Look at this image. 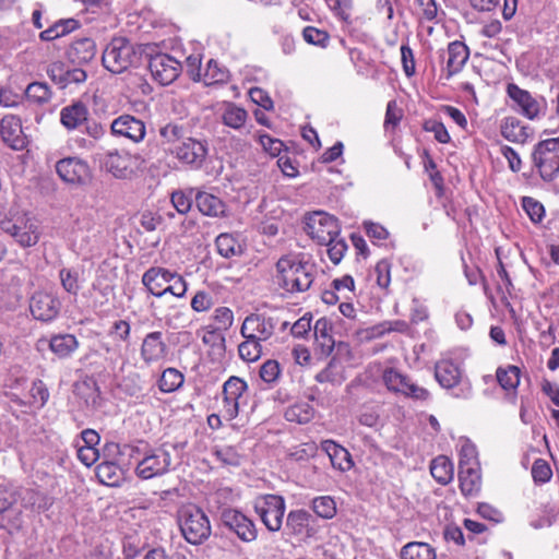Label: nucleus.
<instances>
[{
	"label": "nucleus",
	"mask_w": 559,
	"mask_h": 559,
	"mask_svg": "<svg viewBox=\"0 0 559 559\" xmlns=\"http://www.w3.org/2000/svg\"><path fill=\"white\" fill-rule=\"evenodd\" d=\"M313 265L287 254L276 262V282L287 293H302L313 283Z\"/></svg>",
	"instance_id": "obj_1"
},
{
	"label": "nucleus",
	"mask_w": 559,
	"mask_h": 559,
	"mask_svg": "<svg viewBox=\"0 0 559 559\" xmlns=\"http://www.w3.org/2000/svg\"><path fill=\"white\" fill-rule=\"evenodd\" d=\"M179 527L186 540L199 545L211 535L207 515L195 506H187L179 512Z\"/></svg>",
	"instance_id": "obj_2"
},
{
	"label": "nucleus",
	"mask_w": 559,
	"mask_h": 559,
	"mask_svg": "<svg viewBox=\"0 0 559 559\" xmlns=\"http://www.w3.org/2000/svg\"><path fill=\"white\" fill-rule=\"evenodd\" d=\"M532 160L543 180H554L559 174V136L538 142L532 152Z\"/></svg>",
	"instance_id": "obj_3"
},
{
	"label": "nucleus",
	"mask_w": 559,
	"mask_h": 559,
	"mask_svg": "<svg viewBox=\"0 0 559 559\" xmlns=\"http://www.w3.org/2000/svg\"><path fill=\"white\" fill-rule=\"evenodd\" d=\"M247 382L236 376L229 377L222 389V407L219 413L228 421L235 419L240 408L247 405Z\"/></svg>",
	"instance_id": "obj_4"
},
{
	"label": "nucleus",
	"mask_w": 559,
	"mask_h": 559,
	"mask_svg": "<svg viewBox=\"0 0 559 559\" xmlns=\"http://www.w3.org/2000/svg\"><path fill=\"white\" fill-rule=\"evenodd\" d=\"M1 229L23 248L35 246L40 238V229L37 219L28 215H21L2 221Z\"/></svg>",
	"instance_id": "obj_5"
},
{
	"label": "nucleus",
	"mask_w": 559,
	"mask_h": 559,
	"mask_svg": "<svg viewBox=\"0 0 559 559\" xmlns=\"http://www.w3.org/2000/svg\"><path fill=\"white\" fill-rule=\"evenodd\" d=\"M135 58L132 44L123 37L114 38L105 48L102 61L104 67L112 73H122Z\"/></svg>",
	"instance_id": "obj_6"
},
{
	"label": "nucleus",
	"mask_w": 559,
	"mask_h": 559,
	"mask_svg": "<svg viewBox=\"0 0 559 559\" xmlns=\"http://www.w3.org/2000/svg\"><path fill=\"white\" fill-rule=\"evenodd\" d=\"M136 460L135 473L142 479L164 475L171 464V455L164 447L152 449L145 445L143 456Z\"/></svg>",
	"instance_id": "obj_7"
},
{
	"label": "nucleus",
	"mask_w": 559,
	"mask_h": 559,
	"mask_svg": "<svg viewBox=\"0 0 559 559\" xmlns=\"http://www.w3.org/2000/svg\"><path fill=\"white\" fill-rule=\"evenodd\" d=\"M254 510L270 532H278L286 510L285 500L278 495H262L254 500Z\"/></svg>",
	"instance_id": "obj_8"
},
{
	"label": "nucleus",
	"mask_w": 559,
	"mask_h": 559,
	"mask_svg": "<svg viewBox=\"0 0 559 559\" xmlns=\"http://www.w3.org/2000/svg\"><path fill=\"white\" fill-rule=\"evenodd\" d=\"M171 155L191 169H201L209 155V142L188 135L179 146L171 150Z\"/></svg>",
	"instance_id": "obj_9"
},
{
	"label": "nucleus",
	"mask_w": 559,
	"mask_h": 559,
	"mask_svg": "<svg viewBox=\"0 0 559 559\" xmlns=\"http://www.w3.org/2000/svg\"><path fill=\"white\" fill-rule=\"evenodd\" d=\"M305 230L319 245H322L331 242L333 237H337L341 228L334 216L324 212H314L308 216Z\"/></svg>",
	"instance_id": "obj_10"
},
{
	"label": "nucleus",
	"mask_w": 559,
	"mask_h": 559,
	"mask_svg": "<svg viewBox=\"0 0 559 559\" xmlns=\"http://www.w3.org/2000/svg\"><path fill=\"white\" fill-rule=\"evenodd\" d=\"M507 94L516 106L518 112L527 119L534 120L545 114L546 103L543 97L535 98L528 91L514 83L508 84Z\"/></svg>",
	"instance_id": "obj_11"
},
{
	"label": "nucleus",
	"mask_w": 559,
	"mask_h": 559,
	"mask_svg": "<svg viewBox=\"0 0 559 559\" xmlns=\"http://www.w3.org/2000/svg\"><path fill=\"white\" fill-rule=\"evenodd\" d=\"M277 320L262 313H251L242 322L240 334L243 338H251L261 343L266 342L274 334Z\"/></svg>",
	"instance_id": "obj_12"
},
{
	"label": "nucleus",
	"mask_w": 559,
	"mask_h": 559,
	"mask_svg": "<svg viewBox=\"0 0 559 559\" xmlns=\"http://www.w3.org/2000/svg\"><path fill=\"white\" fill-rule=\"evenodd\" d=\"M60 308L61 302L53 293L38 290L33 294L29 300L32 316L43 322L55 320L60 312Z\"/></svg>",
	"instance_id": "obj_13"
},
{
	"label": "nucleus",
	"mask_w": 559,
	"mask_h": 559,
	"mask_svg": "<svg viewBox=\"0 0 559 559\" xmlns=\"http://www.w3.org/2000/svg\"><path fill=\"white\" fill-rule=\"evenodd\" d=\"M386 389L402 393L414 401L426 402L430 399V392L413 382L408 377L401 372L386 368Z\"/></svg>",
	"instance_id": "obj_14"
},
{
	"label": "nucleus",
	"mask_w": 559,
	"mask_h": 559,
	"mask_svg": "<svg viewBox=\"0 0 559 559\" xmlns=\"http://www.w3.org/2000/svg\"><path fill=\"white\" fill-rule=\"evenodd\" d=\"M221 521L225 527L234 532L245 543L253 542L258 532L252 520L235 509H224Z\"/></svg>",
	"instance_id": "obj_15"
},
{
	"label": "nucleus",
	"mask_w": 559,
	"mask_h": 559,
	"mask_svg": "<svg viewBox=\"0 0 559 559\" xmlns=\"http://www.w3.org/2000/svg\"><path fill=\"white\" fill-rule=\"evenodd\" d=\"M110 131L114 136L127 139L134 144L141 143L146 135L144 121L129 114L115 118Z\"/></svg>",
	"instance_id": "obj_16"
},
{
	"label": "nucleus",
	"mask_w": 559,
	"mask_h": 559,
	"mask_svg": "<svg viewBox=\"0 0 559 559\" xmlns=\"http://www.w3.org/2000/svg\"><path fill=\"white\" fill-rule=\"evenodd\" d=\"M56 171L67 183L85 185L91 179L88 164L79 157H66L57 162Z\"/></svg>",
	"instance_id": "obj_17"
},
{
	"label": "nucleus",
	"mask_w": 559,
	"mask_h": 559,
	"mask_svg": "<svg viewBox=\"0 0 559 559\" xmlns=\"http://www.w3.org/2000/svg\"><path fill=\"white\" fill-rule=\"evenodd\" d=\"M151 74L160 85L173 83L181 71V63L169 55L160 53L151 58Z\"/></svg>",
	"instance_id": "obj_18"
},
{
	"label": "nucleus",
	"mask_w": 559,
	"mask_h": 559,
	"mask_svg": "<svg viewBox=\"0 0 559 559\" xmlns=\"http://www.w3.org/2000/svg\"><path fill=\"white\" fill-rule=\"evenodd\" d=\"M159 144L171 155V150L179 146L190 135L188 124L181 120H171L157 129Z\"/></svg>",
	"instance_id": "obj_19"
},
{
	"label": "nucleus",
	"mask_w": 559,
	"mask_h": 559,
	"mask_svg": "<svg viewBox=\"0 0 559 559\" xmlns=\"http://www.w3.org/2000/svg\"><path fill=\"white\" fill-rule=\"evenodd\" d=\"M0 136L13 150L24 148L25 136L20 118L13 115L4 116L0 121Z\"/></svg>",
	"instance_id": "obj_20"
},
{
	"label": "nucleus",
	"mask_w": 559,
	"mask_h": 559,
	"mask_svg": "<svg viewBox=\"0 0 559 559\" xmlns=\"http://www.w3.org/2000/svg\"><path fill=\"white\" fill-rule=\"evenodd\" d=\"M131 158L130 153L115 150L104 156L103 166L115 178L126 179L132 174Z\"/></svg>",
	"instance_id": "obj_21"
},
{
	"label": "nucleus",
	"mask_w": 559,
	"mask_h": 559,
	"mask_svg": "<svg viewBox=\"0 0 559 559\" xmlns=\"http://www.w3.org/2000/svg\"><path fill=\"white\" fill-rule=\"evenodd\" d=\"M174 273L163 267H151L142 276V283L147 290L162 297L166 294V284L171 283Z\"/></svg>",
	"instance_id": "obj_22"
},
{
	"label": "nucleus",
	"mask_w": 559,
	"mask_h": 559,
	"mask_svg": "<svg viewBox=\"0 0 559 559\" xmlns=\"http://www.w3.org/2000/svg\"><path fill=\"white\" fill-rule=\"evenodd\" d=\"M435 378L442 388L454 389L461 382L462 370L454 361L441 359L436 364Z\"/></svg>",
	"instance_id": "obj_23"
},
{
	"label": "nucleus",
	"mask_w": 559,
	"mask_h": 559,
	"mask_svg": "<svg viewBox=\"0 0 559 559\" xmlns=\"http://www.w3.org/2000/svg\"><path fill=\"white\" fill-rule=\"evenodd\" d=\"M96 44L92 38L83 37L75 39L67 51L70 62L83 66L94 60L96 56Z\"/></svg>",
	"instance_id": "obj_24"
},
{
	"label": "nucleus",
	"mask_w": 559,
	"mask_h": 559,
	"mask_svg": "<svg viewBox=\"0 0 559 559\" xmlns=\"http://www.w3.org/2000/svg\"><path fill=\"white\" fill-rule=\"evenodd\" d=\"M162 336V332L155 331L144 337L141 346V357L145 362H155L165 356L166 344L163 342Z\"/></svg>",
	"instance_id": "obj_25"
},
{
	"label": "nucleus",
	"mask_w": 559,
	"mask_h": 559,
	"mask_svg": "<svg viewBox=\"0 0 559 559\" xmlns=\"http://www.w3.org/2000/svg\"><path fill=\"white\" fill-rule=\"evenodd\" d=\"M321 449L328 454L334 468L346 472L353 467L354 462L350 453L333 440L322 441Z\"/></svg>",
	"instance_id": "obj_26"
},
{
	"label": "nucleus",
	"mask_w": 559,
	"mask_h": 559,
	"mask_svg": "<svg viewBox=\"0 0 559 559\" xmlns=\"http://www.w3.org/2000/svg\"><path fill=\"white\" fill-rule=\"evenodd\" d=\"M448 56L444 71L445 78L450 79L454 74L459 73L466 63L468 59V49L463 43L455 40L449 44Z\"/></svg>",
	"instance_id": "obj_27"
},
{
	"label": "nucleus",
	"mask_w": 559,
	"mask_h": 559,
	"mask_svg": "<svg viewBox=\"0 0 559 559\" xmlns=\"http://www.w3.org/2000/svg\"><path fill=\"white\" fill-rule=\"evenodd\" d=\"M88 109L82 102H74L60 111V121L68 130H75L87 121Z\"/></svg>",
	"instance_id": "obj_28"
},
{
	"label": "nucleus",
	"mask_w": 559,
	"mask_h": 559,
	"mask_svg": "<svg viewBox=\"0 0 559 559\" xmlns=\"http://www.w3.org/2000/svg\"><path fill=\"white\" fill-rule=\"evenodd\" d=\"M527 130L528 128L523 126L522 122L514 117L506 118L501 124L502 136L514 143H525L528 139Z\"/></svg>",
	"instance_id": "obj_29"
},
{
	"label": "nucleus",
	"mask_w": 559,
	"mask_h": 559,
	"mask_svg": "<svg viewBox=\"0 0 559 559\" xmlns=\"http://www.w3.org/2000/svg\"><path fill=\"white\" fill-rule=\"evenodd\" d=\"M79 347L76 337L72 334H57L49 341L50 350L59 358L71 356Z\"/></svg>",
	"instance_id": "obj_30"
},
{
	"label": "nucleus",
	"mask_w": 559,
	"mask_h": 559,
	"mask_svg": "<svg viewBox=\"0 0 559 559\" xmlns=\"http://www.w3.org/2000/svg\"><path fill=\"white\" fill-rule=\"evenodd\" d=\"M460 487L465 496H472L480 489L481 477L479 465L459 468Z\"/></svg>",
	"instance_id": "obj_31"
},
{
	"label": "nucleus",
	"mask_w": 559,
	"mask_h": 559,
	"mask_svg": "<svg viewBox=\"0 0 559 559\" xmlns=\"http://www.w3.org/2000/svg\"><path fill=\"white\" fill-rule=\"evenodd\" d=\"M195 204L199 211L207 216H218L225 212L223 201L212 193L199 191L195 194Z\"/></svg>",
	"instance_id": "obj_32"
},
{
	"label": "nucleus",
	"mask_w": 559,
	"mask_h": 559,
	"mask_svg": "<svg viewBox=\"0 0 559 559\" xmlns=\"http://www.w3.org/2000/svg\"><path fill=\"white\" fill-rule=\"evenodd\" d=\"M80 23L75 19H61L55 22L47 29L40 32L39 38L43 41H51L70 34L79 28Z\"/></svg>",
	"instance_id": "obj_33"
},
{
	"label": "nucleus",
	"mask_w": 559,
	"mask_h": 559,
	"mask_svg": "<svg viewBox=\"0 0 559 559\" xmlns=\"http://www.w3.org/2000/svg\"><path fill=\"white\" fill-rule=\"evenodd\" d=\"M430 473L439 484L447 485L453 479V464L449 457L439 455L431 461Z\"/></svg>",
	"instance_id": "obj_34"
},
{
	"label": "nucleus",
	"mask_w": 559,
	"mask_h": 559,
	"mask_svg": "<svg viewBox=\"0 0 559 559\" xmlns=\"http://www.w3.org/2000/svg\"><path fill=\"white\" fill-rule=\"evenodd\" d=\"M311 514L302 509L292 510L286 518V530L293 535H302L308 532Z\"/></svg>",
	"instance_id": "obj_35"
},
{
	"label": "nucleus",
	"mask_w": 559,
	"mask_h": 559,
	"mask_svg": "<svg viewBox=\"0 0 559 559\" xmlns=\"http://www.w3.org/2000/svg\"><path fill=\"white\" fill-rule=\"evenodd\" d=\"M314 416V408L308 402H296L286 408L284 417L286 420L304 425L309 423Z\"/></svg>",
	"instance_id": "obj_36"
},
{
	"label": "nucleus",
	"mask_w": 559,
	"mask_h": 559,
	"mask_svg": "<svg viewBox=\"0 0 559 559\" xmlns=\"http://www.w3.org/2000/svg\"><path fill=\"white\" fill-rule=\"evenodd\" d=\"M402 559H436L435 549L427 543L411 542L401 549Z\"/></svg>",
	"instance_id": "obj_37"
},
{
	"label": "nucleus",
	"mask_w": 559,
	"mask_h": 559,
	"mask_svg": "<svg viewBox=\"0 0 559 559\" xmlns=\"http://www.w3.org/2000/svg\"><path fill=\"white\" fill-rule=\"evenodd\" d=\"M247 119L248 112L243 108L233 103H228L225 105V108L222 114V121L226 127L233 129H240L245 126Z\"/></svg>",
	"instance_id": "obj_38"
},
{
	"label": "nucleus",
	"mask_w": 559,
	"mask_h": 559,
	"mask_svg": "<svg viewBox=\"0 0 559 559\" xmlns=\"http://www.w3.org/2000/svg\"><path fill=\"white\" fill-rule=\"evenodd\" d=\"M217 252L224 258H231L242 253L241 242L233 234H221L216 238Z\"/></svg>",
	"instance_id": "obj_39"
},
{
	"label": "nucleus",
	"mask_w": 559,
	"mask_h": 559,
	"mask_svg": "<svg viewBox=\"0 0 559 559\" xmlns=\"http://www.w3.org/2000/svg\"><path fill=\"white\" fill-rule=\"evenodd\" d=\"M59 280L62 288L70 295L76 296L81 289V274L73 267H62L59 271Z\"/></svg>",
	"instance_id": "obj_40"
},
{
	"label": "nucleus",
	"mask_w": 559,
	"mask_h": 559,
	"mask_svg": "<svg viewBox=\"0 0 559 559\" xmlns=\"http://www.w3.org/2000/svg\"><path fill=\"white\" fill-rule=\"evenodd\" d=\"M183 381L185 377L179 370L175 368H167L160 376L158 386L162 392L171 393L181 388Z\"/></svg>",
	"instance_id": "obj_41"
},
{
	"label": "nucleus",
	"mask_w": 559,
	"mask_h": 559,
	"mask_svg": "<svg viewBox=\"0 0 559 559\" xmlns=\"http://www.w3.org/2000/svg\"><path fill=\"white\" fill-rule=\"evenodd\" d=\"M520 369L509 365L507 368H498L496 371L497 381L503 390H515L520 384Z\"/></svg>",
	"instance_id": "obj_42"
},
{
	"label": "nucleus",
	"mask_w": 559,
	"mask_h": 559,
	"mask_svg": "<svg viewBox=\"0 0 559 559\" xmlns=\"http://www.w3.org/2000/svg\"><path fill=\"white\" fill-rule=\"evenodd\" d=\"M201 80L206 85L224 83L228 80V71L221 67L215 60H209L204 73H201Z\"/></svg>",
	"instance_id": "obj_43"
},
{
	"label": "nucleus",
	"mask_w": 559,
	"mask_h": 559,
	"mask_svg": "<svg viewBox=\"0 0 559 559\" xmlns=\"http://www.w3.org/2000/svg\"><path fill=\"white\" fill-rule=\"evenodd\" d=\"M238 353L242 360L253 362L261 357L263 353V345L259 341L245 338V341L238 346Z\"/></svg>",
	"instance_id": "obj_44"
},
{
	"label": "nucleus",
	"mask_w": 559,
	"mask_h": 559,
	"mask_svg": "<svg viewBox=\"0 0 559 559\" xmlns=\"http://www.w3.org/2000/svg\"><path fill=\"white\" fill-rule=\"evenodd\" d=\"M311 508L322 519H332L336 514V503L330 496L314 498Z\"/></svg>",
	"instance_id": "obj_45"
},
{
	"label": "nucleus",
	"mask_w": 559,
	"mask_h": 559,
	"mask_svg": "<svg viewBox=\"0 0 559 559\" xmlns=\"http://www.w3.org/2000/svg\"><path fill=\"white\" fill-rule=\"evenodd\" d=\"M27 98L37 104H44L50 100L51 91L46 83L33 82L26 87Z\"/></svg>",
	"instance_id": "obj_46"
},
{
	"label": "nucleus",
	"mask_w": 559,
	"mask_h": 559,
	"mask_svg": "<svg viewBox=\"0 0 559 559\" xmlns=\"http://www.w3.org/2000/svg\"><path fill=\"white\" fill-rule=\"evenodd\" d=\"M96 476L105 485H114L118 481V467L112 462H103L96 467Z\"/></svg>",
	"instance_id": "obj_47"
},
{
	"label": "nucleus",
	"mask_w": 559,
	"mask_h": 559,
	"mask_svg": "<svg viewBox=\"0 0 559 559\" xmlns=\"http://www.w3.org/2000/svg\"><path fill=\"white\" fill-rule=\"evenodd\" d=\"M313 334L317 342H319L322 347H326L329 349L333 347L334 342L331 335V326L326 319H319L316 322Z\"/></svg>",
	"instance_id": "obj_48"
},
{
	"label": "nucleus",
	"mask_w": 559,
	"mask_h": 559,
	"mask_svg": "<svg viewBox=\"0 0 559 559\" xmlns=\"http://www.w3.org/2000/svg\"><path fill=\"white\" fill-rule=\"evenodd\" d=\"M213 454L224 465L237 466L240 464V455L234 447H215Z\"/></svg>",
	"instance_id": "obj_49"
},
{
	"label": "nucleus",
	"mask_w": 559,
	"mask_h": 559,
	"mask_svg": "<svg viewBox=\"0 0 559 559\" xmlns=\"http://www.w3.org/2000/svg\"><path fill=\"white\" fill-rule=\"evenodd\" d=\"M423 129L427 132L433 133L435 139L442 144L450 142L451 136L444 124L437 119H428L424 122Z\"/></svg>",
	"instance_id": "obj_50"
},
{
	"label": "nucleus",
	"mask_w": 559,
	"mask_h": 559,
	"mask_svg": "<svg viewBox=\"0 0 559 559\" xmlns=\"http://www.w3.org/2000/svg\"><path fill=\"white\" fill-rule=\"evenodd\" d=\"M476 447L465 442L460 450L459 468L478 466Z\"/></svg>",
	"instance_id": "obj_51"
},
{
	"label": "nucleus",
	"mask_w": 559,
	"mask_h": 559,
	"mask_svg": "<svg viewBox=\"0 0 559 559\" xmlns=\"http://www.w3.org/2000/svg\"><path fill=\"white\" fill-rule=\"evenodd\" d=\"M341 366L335 360H331L328 366L321 370L317 376L316 380L320 383L323 382H341Z\"/></svg>",
	"instance_id": "obj_52"
},
{
	"label": "nucleus",
	"mask_w": 559,
	"mask_h": 559,
	"mask_svg": "<svg viewBox=\"0 0 559 559\" xmlns=\"http://www.w3.org/2000/svg\"><path fill=\"white\" fill-rule=\"evenodd\" d=\"M551 476V468L545 460L538 459L534 462L532 466V477L535 483L545 484L550 480Z\"/></svg>",
	"instance_id": "obj_53"
},
{
	"label": "nucleus",
	"mask_w": 559,
	"mask_h": 559,
	"mask_svg": "<svg viewBox=\"0 0 559 559\" xmlns=\"http://www.w3.org/2000/svg\"><path fill=\"white\" fill-rule=\"evenodd\" d=\"M324 246H328V254L330 260L337 264L344 257L347 245L344 239L337 237H333L331 242L323 243Z\"/></svg>",
	"instance_id": "obj_54"
},
{
	"label": "nucleus",
	"mask_w": 559,
	"mask_h": 559,
	"mask_svg": "<svg viewBox=\"0 0 559 559\" xmlns=\"http://www.w3.org/2000/svg\"><path fill=\"white\" fill-rule=\"evenodd\" d=\"M381 406L365 405L359 416V423L367 427H376L380 420Z\"/></svg>",
	"instance_id": "obj_55"
},
{
	"label": "nucleus",
	"mask_w": 559,
	"mask_h": 559,
	"mask_svg": "<svg viewBox=\"0 0 559 559\" xmlns=\"http://www.w3.org/2000/svg\"><path fill=\"white\" fill-rule=\"evenodd\" d=\"M302 36L307 43L321 47H324L329 40L326 32L312 26H307L302 32Z\"/></svg>",
	"instance_id": "obj_56"
},
{
	"label": "nucleus",
	"mask_w": 559,
	"mask_h": 559,
	"mask_svg": "<svg viewBox=\"0 0 559 559\" xmlns=\"http://www.w3.org/2000/svg\"><path fill=\"white\" fill-rule=\"evenodd\" d=\"M214 305L212 296L204 292L199 290L191 299V308L197 312H205L210 310Z\"/></svg>",
	"instance_id": "obj_57"
},
{
	"label": "nucleus",
	"mask_w": 559,
	"mask_h": 559,
	"mask_svg": "<svg viewBox=\"0 0 559 559\" xmlns=\"http://www.w3.org/2000/svg\"><path fill=\"white\" fill-rule=\"evenodd\" d=\"M131 326L126 320H117L112 323L108 335L114 340H119L121 342H128L130 338Z\"/></svg>",
	"instance_id": "obj_58"
},
{
	"label": "nucleus",
	"mask_w": 559,
	"mask_h": 559,
	"mask_svg": "<svg viewBox=\"0 0 559 559\" xmlns=\"http://www.w3.org/2000/svg\"><path fill=\"white\" fill-rule=\"evenodd\" d=\"M523 209L534 223L540 222L544 217L545 211L543 204L533 198L526 197L523 199Z\"/></svg>",
	"instance_id": "obj_59"
},
{
	"label": "nucleus",
	"mask_w": 559,
	"mask_h": 559,
	"mask_svg": "<svg viewBox=\"0 0 559 559\" xmlns=\"http://www.w3.org/2000/svg\"><path fill=\"white\" fill-rule=\"evenodd\" d=\"M213 319L217 324L218 330L226 331L233 325L234 313L227 307H219L215 309Z\"/></svg>",
	"instance_id": "obj_60"
},
{
	"label": "nucleus",
	"mask_w": 559,
	"mask_h": 559,
	"mask_svg": "<svg viewBox=\"0 0 559 559\" xmlns=\"http://www.w3.org/2000/svg\"><path fill=\"white\" fill-rule=\"evenodd\" d=\"M280 374L281 368L276 360H267L261 366L260 377L264 382L272 383L278 379Z\"/></svg>",
	"instance_id": "obj_61"
},
{
	"label": "nucleus",
	"mask_w": 559,
	"mask_h": 559,
	"mask_svg": "<svg viewBox=\"0 0 559 559\" xmlns=\"http://www.w3.org/2000/svg\"><path fill=\"white\" fill-rule=\"evenodd\" d=\"M31 396L33 399V403L39 407H43L47 403L49 399V392L41 380H36L33 382L31 388Z\"/></svg>",
	"instance_id": "obj_62"
},
{
	"label": "nucleus",
	"mask_w": 559,
	"mask_h": 559,
	"mask_svg": "<svg viewBox=\"0 0 559 559\" xmlns=\"http://www.w3.org/2000/svg\"><path fill=\"white\" fill-rule=\"evenodd\" d=\"M362 226L370 241L373 245L382 246V240L384 239V227L369 221L364 222Z\"/></svg>",
	"instance_id": "obj_63"
},
{
	"label": "nucleus",
	"mask_w": 559,
	"mask_h": 559,
	"mask_svg": "<svg viewBox=\"0 0 559 559\" xmlns=\"http://www.w3.org/2000/svg\"><path fill=\"white\" fill-rule=\"evenodd\" d=\"M171 203L179 214H186L191 209L192 200L185 192L176 191L171 194Z\"/></svg>",
	"instance_id": "obj_64"
}]
</instances>
